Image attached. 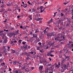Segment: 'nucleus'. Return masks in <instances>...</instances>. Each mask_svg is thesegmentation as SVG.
<instances>
[{"instance_id": "nucleus-32", "label": "nucleus", "mask_w": 73, "mask_h": 73, "mask_svg": "<svg viewBox=\"0 0 73 73\" xmlns=\"http://www.w3.org/2000/svg\"><path fill=\"white\" fill-rule=\"evenodd\" d=\"M26 42H25V41H23L22 42V44L23 45H25V44H26Z\"/></svg>"}, {"instance_id": "nucleus-37", "label": "nucleus", "mask_w": 73, "mask_h": 73, "mask_svg": "<svg viewBox=\"0 0 73 73\" xmlns=\"http://www.w3.org/2000/svg\"><path fill=\"white\" fill-rule=\"evenodd\" d=\"M22 41V40H21V39H20L19 40L18 42H19V44H21Z\"/></svg>"}, {"instance_id": "nucleus-45", "label": "nucleus", "mask_w": 73, "mask_h": 73, "mask_svg": "<svg viewBox=\"0 0 73 73\" xmlns=\"http://www.w3.org/2000/svg\"><path fill=\"white\" fill-rule=\"evenodd\" d=\"M69 48H71V47H72V48H73V44H72V46H69Z\"/></svg>"}, {"instance_id": "nucleus-16", "label": "nucleus", "mask_w": 73, "mask_h": 73, "mask_svg": "<svg viewBox=\"0 0 73 73\" xmlns=\"http://www.w3.org/2000/svg\"><path fill=\"white\" fill-rule=\"evenodd\" d=\"M11 51L12 53H15L16 52V50H13L12 49L11 50Z\"/></svg>"}, {"instance_id": "nucleus-7", "label": "nucleus", "mask_w": 73, "mask_h": 73, "mask_svg": "<svg viewBox=\"0 0 73 73\" xmlns=\"http://www.w3.org/2000/svg\"><path fill=\"white\" fill-rule=\"evenodd\" d=\"M37 36H38V34H36L35 35L34 34L33 35V38H36L37 37Z\"/></svg>"}, {"instance_id": "nucleus-53", "label": "nucleus", "mask_w": 73, "mask_h": 73, "mask_svg": "<svg viewBox=\"0 0 73 73\" xmlns=\"http://www.w3.org/2000/svg\"><path fill=\"white\" fill-rule=\"evenodd\" d=\"M63 50H60V53H62V52H63Z\"/></svg>"}, {"instance_id": "nucleus-54", "label": "nucleus", "mask_w": 73, "mask_h": 73, "mask_svg": "<svg viewBox=\"0 0 73 73\" xmlns=\"http://www.w3.org/2000/svg\"><path fill=\"white\" fill-rule=\"evenodd\" d=\"M64 16V14L63 13H61V16Z\"/></svg>"}, {"instance_id": "nucleus-12", "label": "nucleus", "mask_w": 73, "mask_h": 73, "mask_svg": "<svg viewBox=\"0 0 73 73\" xmlns=\"http://www.w3.org/2000/svg\"><path fill=\"white\" fill-rule=\"evenodd\" d=\"M55 38V40H56V41H58L59 40V37L58 36L56 38Z\"/></svg>"}, {"instance_id": "nucleus-11", "label": "nucleus", "mask_w": 73, "mask_h": 73, "mask_svg": "<svg viewBox=\"0 0 73 73\" xmlns=\"http://www.w3.org/2000/svg\"><path fill=\"white\" fill-rule=\"evenodd\" d=\"M19 30H18L17 31H16L15 32L16 33V34L14 35V36H15L16 35H17V34L19 33Z\"/></svg>"}, {"instance_id": "nucleus-21", "label": "nucleus", "mask_w": 73, "mask_h": 73, "mask_svg": "<svg viewBox=\"0 0 73 73\" xmlns=\"http://www.w3.org/2000/svg\"><path fill=\"white\" fill-rule=\"evenodd\" d=\"M51 54V53H50V52H48L47 54V56H50Z\"/></svg>"}, {"instance_id": "nucleus-62", "label": "nucleus", "mask_w": 73, "mask_h": 73, "mask_svg": "<svg viewBox=\"0 0 73 73\" xmlns=\"http://www.w3.org/2000/svg\"><path fill=\"white\" fill-rule=\"evenodd\" d=\"M24 53H25V55H27V52H24Z\"/></svg>"}, {"instance_id": "nucleus-17", "label": "nucleus", "mask_w": 73, "mask_h": 73, "mask_svg": "<svg viewBox=\"0 0 73 73\" xmlns=\"http://www.w3.org/2000/svg\"><path fill=\"white\" fill-rule=\"evenodd\" d=\"M13 33H11L9 34V36H10V37H12V36H13Z\"/></svg>"}, {"instance_id": "nucleus-36", "label": "nucleus", "mask_w": 73, "mask_h": 73, "mask_svg": "<svg viewBox=\"0 0 73 73\" xmlns=\"http://www.w3.org/2000/svg\"><path fill=\"white\" fill-rule=\"evenodd\" d=\"M65 66V64L64 65H61V68H63Z\"/></svg>"}, {"instance_id": "nucleus-26", "label": "nucleus", "mask_w": 73, "mask_h": 73, "mask_svg": "<svg viewBox=\"0 0 73 73\" xmlns=\"http://www.w3.org/2000/svg\"><path fill=\"white\" fill-rule=\"evenodd\" d=\"M27 6H28V5H27V4H25L24 5V6H23V7H24V8H25L26 7H27Z\"/></svg>"}, {"instance_id": "nucleus-33", "label": "nucleus", "mask_w": 73, "mask_h": 73, "mask_svg": "<svg viewBox=\"0 0 73 73\" xmlns=\"http://www.w3.org/2000/svg\"><path fill=\"white\" fill-rule=\"evenodd\" d=\"M57 13V12H55V13H54V15H53V17H55L56 16V13Z\"/></svg>"}, {"instance_id": "nucleus-14", "label": "nucleus", "mask_w": 73, "mask_h": 73, "mask_svg": "<svg viewBox=\"0 0 73 73\" xmlns=\"http://www.w3.org/2000/svg\"><path fill=\"white\" fill-rule=\"evenodd\" d=\"M48 70H49V69H48V68L46 69H45V73H48V72H49Z\"/></svg>"}, {"instance_id": "nucleus-52", "label": "nucleus", "mask_w": 73, "mask_h": 73, "mask_svg": "<svg viewBox=\"0 0 73 73\" xmlns=\"http://www.w3.org/2000/svg\"><path fill=\"white\" fill-rule=\"evenodd\" d=\"M37 50H40V47H38L37 49Z\"/></svg>"}, {"instance_id": "nucleus-46", "label": "nucleus", "mask_w": 73, "mask_h": 73, "mask_svg": "<svg viewBox=\"0 0 73 73\" xmlns=\"http://www.w3.org/2000/svg\"><path fill=\"white\" fill-rule=\"evenodd\" d=\"M51 64H48L47 65V66H51Z\"/></svg>"}, {"instance_id": "nucleus-60", "label": "nucleus", "mask_w": 73, "mask_h": 73, "mask_svg": "<svg viewBox=\"0 0 73 73\" xmlns=\"http://www.w3.org/2000/svg\"><path fill=\"white\" fill-rule=\"evenodd\" d=\"M5 69H7V66L5 65Z\"/></svg>"}, {"instance_id": "nucleus-44", "label": "nucleus", "mask_w": 73, "mask_h": 73, "mask_svg": "<svg viewBox=\"0 0 73 73\" xmlns=\"http://www.w3.org/2000/svg\"><path fill=\"white\" fill-rule=\"evenodd\" d=\"M25 68H26L25 66H24L22 68V69H25Z\"/></svg>"}, {"instance_id": "nucleus-51", "label": "nucleus", "mask_w": 73, "mask_h": 73, "mask_svg": "<svg viewBox=\"0 0 73 73\" xmlns=\"http://www.w3.org/2000/svg\"><path fill=\"white\" fill-rule=\"evenodd\" d=\"M7 12H8V11H5L4 13H5V14H7Z\"/></svg>"}, {"instance_id": "nucleus-25", "label": "nucleus", "mask_w": 73, "mask_h": 73, "mask_svg": "<svg viewBox=\"0 0 73 73\" xmlns=\"http://www.w3.org/2000/svg\"><path fill=\"white\" fill-rule=\"evenodd\" d=\"M7 39H6L4 40V42L5 44H6V43L7 42Z\"/></svg>"}, {"instance_id": "nucleus-43", "label": "nucleus", "mask_w": 73, "mask_h": 73, "mask_svg": "<svg viewBox=\"0 0 73 73\" xmlns=\"http://www.w3.org/2000/svg\"><path fill=\"white\" fill-rule=\"evenodd\" d=\"M68 2L64 3H63V4H64V5H66V4H68Z\"/></svg>"}, {"instance_id": "nucleus-47", "label": "nucleus", "mask_w": 73, "mask_h": 73, "mask_svg": "<svg viewBox=\"0 0 73 73\" xmlns=\"http://www.w3.org/2000/svg\"><path fill=\"white\" fill-rule=\"evenodd\" d=\"M3 9H1V11H0V12L1 13V12H3Z\"/></svg>"}, {"instance_id": "nucleus-59", "label": "nucleus", "mask_w": 73, "mask_h": 73, "mask_svg": "<svg viewBox=\"0 0 73 73\" xmlns=\"http://www.w3.org/2000/svg\"><path fill=\"white\" fill-rule=\"evenodd\" d=\"M64 57L66 58V54H64Z\"/></svg>"}, {"instance_id": "nucleus-40", "label": "nucleus", "mask_w": 73, "mask_h": 73, "mask_svg": "<svg viewBox=\"0 0 73 73\" xmlns=\"http://www.w3.org/2000/svg\"><path fill=\"white\" fill-rule=\"evenodd\" d=\"M69 57H70V56H66V58H65V59H67V58H69Z\"/></svg>"}, {"instance_id": "nucleus-13", "label": "nucleus", "mask_w": 73, "mask_h": 73, "mask_svg": "<svg viewBox=\"0 0 73 73\" xmlns=\"http://www.w3.org/2000/svg\"><path fill=\"white\" fill-rule=\"evenodd\" d=\"M17 64H19V65H18L19 66V68H20V67H21V65H22L21 63H19V62H18L17 63Z\"/></svg>"}, {"instance_id": "nucleus-27", "label": "nucleus", "mask_w": 73, "mask_h": 73, "mask_svg": "<svg viewBox=\"0 0 73 73\" xmlns=\"http://www.w3.org/2000/svg\"><path fill=\"white\" fill-rule=\"evenodd\" d=\"M49 73H53V70H49Z\"/></svg>"}, {"instance_id": "nucleus-57", "label": "nucleus", "mask_w": 73, "mask_h": 73, "mask_svg": "<svg viewBox=\"0 0 73 73\" xmlns=\"http://www.w3.org/2000/svg\"><path fill=\"white\" fill-rule=\"evenodd\" d=\"M56 67H57V68H60V66H59L58 65H56Z\"/></svg>"}, {"instance_id": "nucleus-5", "label": "nucleus", "mask_w": 73, "mask_h": 73, "mask_svg": "<svg viewBox=\"0 0 73 73\" xmlns=\"http://www.w3.org/2000/svg\"><path fill=\"white\" fill-rule=\"evenodd\" d=\"M28 45H24L23 46V47L24 48V49H28Z\"/></svg>"}, {"instance_id": "nucleus-22", "label": "nucleus", "mask_w": 73, "mask_h": 73, "mask_svg": "<svg viewBox=\"0 0 73 73\" xmlns=\"http://www.w3.org/2000/svg\"><path fill=\"white\" fill-rule=\"evenodd\" d=\"M17 61H16V60H15V61H14L13 62V65H16V63H17Z\"/></svg>"}, {"instance_id": "nucleus-1", "label": "nucleus", "mask_w": 73, "mask_h": 73, "mask_svg": "<svg viewBox=\"0 0 73 73\" xmlns=\"http://www.w3.org/2000/svg\"><path fill=\"white\" fill-rule=\"evenodd\" d=\"M63 21H64V19L62 18L60 19L58 21V24H62L63 23Z\"/></svg>"}, {"instance_id": "nucleus-61", "label": "nucleus", "mask_w": 73, "mask_h": 73, "mask_svg": "<svg viewBox=\"0 0 73 73\" xmlns=\"http://www.w3.org/2000/svg\"><path fill=\"white\" fill-rule=\"evenodd\" d=\"M40 8H41V9H42L43 8H44V7H43L42 6H40Z\"/></svg>"}, {"instance_id": "nucleus-15", "label": "nucleus", "mask_w": 73, "mask_h": 73, "mask_svg": "<svg viewBox=\"0 0 73 73\" xmlns=\"http://www.w3.org/2000/svg\"><path fill=\"white\" fill-rule=\"evenodd\" d=\"M2 49H3V50H4V52H5V50H6V48H5V46H3V47L2 48Z\"/></svg>"}, {"instance_id": "nucleus-55", "label": "nucleus", "mask_w": 73, "mask_h": 73, "mask_svg": "<svg viewBox=\"0 0 73 73\" xmlns=\"http://www.w3.org/2000/svg\"><path fill=\"white\" fill-rule=\"evenodd\" d=\"M21 48L22 49H24V46H21Z\"/></svg>"}, {"instance_id": "nucleus-31", "label": "nucleus", "mask_w": 73, "mask_h": 73, "mask_svg": "<svg viewBox=\"0 0 73 73\" xmlns=\"http://www.w3.org/2000/svg\"><path fill=\"white\" fill-rule=\"evenodd\" d=\"M62 33H60L59 34H58V36H62Z\"/></svg>"}, {"instance_id": "nucleus-64", "label": "nucleus", "mask_w": 73, "mask_h": 73, "mask_svg": "<svg viewBox=\"0 0 73 73\" xmlns=\"http://www.w3.org/2000/svg\"><path fill=\"white\" fill-rule=\"evenodd\" d=\"M29 18H30L29 19V20H32V17H29Z\"/></svg>"}, {"instance_id": "nucleus-3", "label": "nucleus", "mask_w": 73, "mask_h": 73, "mask_svg": "<svg viewBox=\"0 0 73 73\" xmlns=\"http://www.w3.org/2000/svg\"><path fill=\"white\" fill-rule=\"evenodd\" d=\"M68 66H67L66 65V64H64V67L63 68L64 70H66L67 69V70H68Z\"/></svg>"}, {"instance_id": "nucleus-29", "label": "nucleus", "mask_w": 73, "mask_h": 73, "mask_svg": "<svg viewBox=\"0 0 73 73\" xmlns=\"http://www.w3.org/2000/svg\"><path fill=\"white\" fill-rule=\"evenodd\" d=\"M13 72L14 73L15 72V73H18V71H17V70H13Z\"/></svg>"}, {"instance_id": "nucleus-56", "label": "nucleus", "mask_w": 73, "mask_h": 73, "mask_svg": "<svg viewBox=\"0 0 73 73\" xmlns=\"http://www.w3.org/2000/svg\"><path fill=\"white\" fill-rule=\"evenodd\" d=\"M21 48L22 49H24V46H21Z\"/></svg>"}, {"instance_id": "nucleus-6", "label": "nucleus", "mask_w": 73, "mask_h": 73, "mask_svg": "<svg viewBox=\"0 0 73 73\" xmlns=\"http://www.w3.org/2000/svg\"><path fill=\"white\" fill-rule=\"evenodd\" d=\"M48 29H49L48 27H47L46 29L43 32L44 33H47V31H48Z\"/></svg>"}, {"instance_id": "nucleus-4", "label": "nucleus", "mask_w": 73, "mask_h": 73, "mask_svg": "<svg viewBox=\"0 0 73 73\" xmlns=\"http://www.w3.org/2000/svg\"><path fill=\"white\" fill-rule=\"evenodd\" d=\"M20 28L22 29L23 30H25V29H26V26H21L20 27Z\"/></svg>"}, {"instance_id": "nucleus-9", "label": "nucleus", "mask_w": 73, "mask_h": 73, "mask_svg": "<svg viewBox=\"0 0 73 73\" xmlns=\"http://www.w3.org/2000/svg\"><path fill=\"white\" fill-rule=\"evenodd\" d=\"M29 53L30 54H36V52H35L31 51V52H30Z\"/></svg>"}, {"instance_id": "nucleus-38", "label": "nucleus", "mask_w": 73, "mask_h": 73, "mask_svg": "<svg viewBox=\"0 0 73 73\" xmlns=\"http://www.w3.org/2000/svg\"><path fill=\"white\" fill-rule=\"evenodd\" d=\"M66 26V27H69V23H67Z\"/></svg>"}, {"instance_id": "nucleus-34", "label": "nucleus", "mask_w": 73, "mask_h": 73, "mask_svg": "<svg viewBox=\"0 0 73 73\" xmlns=\"http://www.w3.org/2000/svg\"><path fill=\"white\" fill-rule=\"evenodd\" d=\"M64 68H62L61 69V72H64Z\"/></svg>"}, {"instance_id": "nucleus-8", "label": "nucleus", "mask_w": 73, "mask_h": 73, "mask_svg": "<svg viewBox=\"0 0 73 73\" xmlns=\"http://www.w3.org/2000/svg\"><path fill=\"white\" fill-rule=\"evenodd\" d=\"M43 68V66H40L39 67V70H42Z\"/></svg>"}, {"instance_id": "nucleus-39", "label": "nucleus", "mask_w": 73, "mask_h": 73, "mask_svg": "<svg viewBox=\"0 0 73 73\" xmlns=\"http://www.w3.org/2000/svg\"><path fill=\"white\" fill-rule=\"evenodd\" d=\"M26 59L27 60H29V59H30V58L28 56H27Z\"/></svg>"}, {"instance_id": "nucleus-35", "label": "nucleus", "mask_w": 73, "mask_h": 73, "mask_svg": "<svg viewBox=\"0 0 73 73\" xmlns=\"http://www.w3.org/2000/svg\"><path fill=\"white\" fill-rule=\"evenodd\" d=\"M25 55L24 52L22 54H21V56H23V55Z\"/></svg>"}, {"instance_id": "nucleus-50", "label": "nucleus", "mask_w": 73, "mask_h": 73, "mask_svg": "<svg viewBox=\"0 0 73 73\" xmlns=\"http://www.w3.org/2000/svg\"><path fill=\"white\" fill-rule=\"evenodd\" d=\"M50 56L51 57H54V55H53V54H51L50 55Z\"/></svg>"}, {"instance_id": "nucleus-63", "label": "nucleus", "mask_w": 73, "mask_h": 73, "mask_svg": "<svg viewBox=\"0 0 73 73\" xmlns=\"http://www.w3.org/2000/svg\"><path fill=\"white\" fill-rule=\"evenodd\" d=\"M9 71H11V70H12V69H11V68H9Z\"/></svg>"}, {"instance_id": "nucleus-48", "label": "nucleus", "mask_w": 73, "mask_h": 73, "mask_svg": "<svg viewBox=\"0 0 73 73\" xmlns=\"http://www.w3.org/2000/svg\"><path fill=\"white\" fill-rule=\"evenodd\" d=\"M50 36V35L49 34H48L47 35V36H48V37H49V36Z\"/></svg>"}, {"instance_id": "nucleus-58", "label": "nucleus", "mask_w": 73, "mask_h": 73, "mask_svg": "<svg viewBox=\"0 0 73 73\" xmlns=\"http://www.w3.org/2000/svg\"><path fill=\"white\" fill-rule=\"evenodd\" d=\"M40 10L41 13H42V12H43V10H42V9H40Z\"/></svg>"}, {"instance_id": "nucleus-18", "label": "nucleus", "mask_w": 73, "mask_h": 73, "mask_svg": "<svg viewBox=\"0 0 73 73\" xmlns=\"http://www.w3.org/2000/svg\"><path fill=\"white\" fill-rule=\"evenodd\" d=\"M25 72H30V70L28 68H27L26 69H25Z\"/></svg>"}, {"instance_id": "nucleus-19", "label": "nucleus", "mask_w": 73, "mask_h": 73, "mask_svg": "<svg viewBox=\"0 0 73 73\" xmlns=\"http://www.w3.org/2000/svg\"><path fill=\"white\" fill-rule=\"evenodd\" d=\"M41 20V18L38 17L37 18H36L35 19L36 21H40Z\"/></svg>"}, {"instance_id": "nucleus-24", "label": "nucleus", "mask_w": 73, "mask_h": 73, "mask_svg": "<svg viewBox=\"0 0 73 73\" xmlns=\"http://www.w3.org/2000/svg\"><path fill=\"white\" fill-rule=\"evenodd\" d=\"M30 56L31 55L30 54V53H29V52L27 53V57H30Z\"/></svg>"}, {"instance_id": "nucleus-23", "label": "nucleus", "mask_w": 73, "mask_h": 73, "mask_svg": "<svg viewBox=\"0 0 73 73\" xmlns=\"http://www.w3.org/2000/svg\"><path fill=\"white\" fill-rule=\"evenodd\" d=\"M53 21L52 20V19H51L50 20H49V21L48 22V23L50 24L51 23H52Z\"/></svg>"}, {"instance_id": "nucleus-42", "label": "nucleus", "mask_w": 73, "mask_h": 73, "mask_svg": "<svg viewBox=\"0 0 73 73\" xmlns=\"http://www.w3.org/2000/svg\"><path fill=\"white\" fill-rule=\"evenodd\" d=\"M39 52H40V53H43L44 52H43V51H42V50H40Z\"/></svg>"}, {"instance_id": "nucleus-41", "label": "nucleus", "mask_w": 73, "mask_h": 73, "mask_svg": "<svg viewBox=\"0 0 73 73\" xmlns=\"http://www.w3.org/2000/svg\"><path fill=\"white\" fill-rule=\"evenodd\" d=\"M38 45H41V44H42V43H41L40 42H39L38 43Z\"/></svg>"}, {"instance_id": "nucleus-30", "label": "nucleus", "mask_w": 73, "mask_h": 73, "mask_svg": "<svg viewBox=\"0 0 73 73\" xmlns=\"http://www.w3.org/2000/svg\"><path fill=\"white\" fill-rule=\"evenodd\" d=\"M36 9H32V11L31 12V13H32V12H35V11H36Z\"/></svg>"}, {"instance_id": "nucleus-10", "label": "nucleus", "mask_w": 73, "mask_h": 73, "mask_svg": "<svg viewBox=\"0 0 73 73\" xmlns=\"http://www.w3.org/2000/svg\"><path fill=\"white\" fill-rule=\"evenodd\" d=\"M50 37L52 36H54V32L53 31L52 33H50Z\"/></svg>"}, {"instance_id": "nucleus-28", "label": "nucleus", "mask_w": 73, "mask_h": 73, "mask_svg": "<svg viewBox=\"0 0 73 73\" xmlns=\"http://www.w3.org/2000/svg\"><path fill=\"white\" fill-rule=\"evenodd\" d=\"M54 24L56 25H58L59 24L58 23V21H57L56 22H55V23H54Z\"/></svg>"}, {"instance_id": "nucleus-49", "label": "nucleus", "mask_w": 73, "mask_h": 73, "mask_svg": "<svg viewBox=\"0 0 73 73\" xmlns=\"http://www.w3.org/2000/svg\"><path fill=\"white\" fill-rule=\"evenodd\" d=\"M25 27H26V29H28V28H29V26H26Z\"/></svg>"}, {"instance_id": "nucleus-20", "label": "nucleus", "mask_w": 73, "mask_h": 73, "mask_svg": "<svg viewBox=\"0 0 73 73\" xmlns=\"http://www.w3.org/2000/svg\"><path fill=\"white\" fill-rule=\"evenodd\" d=\"M65 60H63L62 61V62H61V65H64V61H65Z\"/></svg>"}, {"instance_id": "nucleus-2", "label": "nucleus", "mask_w": 73, "mask_h": 73, "mask_svg": "<svg viewBox=\"0 0 73 73\" xmlns=\"http://www.w3.org/2000/svg\"><path fill=\"white\" fill-rule=\"evenodd\" d=\"M40 41V38H39L38 37H37V38H36V40H35L36 42H39Z\"/></svg>"}]
</instances>
